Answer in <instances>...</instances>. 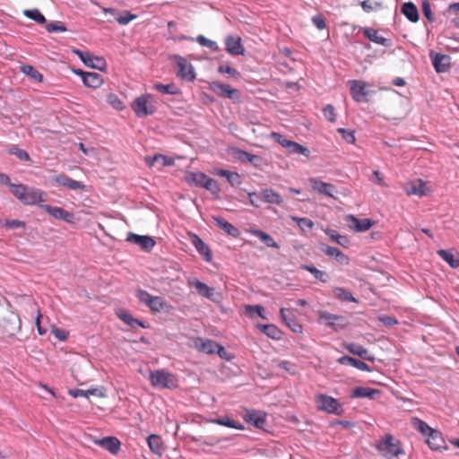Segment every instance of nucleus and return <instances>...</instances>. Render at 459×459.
I'll use <instances>...</instances> for the list:
<instances>
[{
	"instance_id": "nucleus-1",
	"label": "nucleus",
	"mask_w": 459,
	"mask_h": 459,
	"mask_svg": "<svg viewBox=\"0 0 459 459\" xmlns=\"http://www.w3.org/2000/svg\"><path fill=\"white\" fill-rule=\"evenodd\" d=\"M411 424L416 430L426 437V443L430 449L440 450L446 448V441L439 430L432 429L425 421L416 417L411 419Z\"/></svg>"
},
{
	"instance_id": "nucleus-2",
	"label": "nucleus",
	"mask_w": 459,
	"mask_h": 459,
	"mask_svg": "<svg viewBox=\"0 0 459 459\" xmlns=\"http://www.w3.org/2000/svg\"><path fill=\"white\" fill-rule=\"evenodd\" d=\"M11 193L23 204L32 205L43 202V192L23 184H10Z\"/></svg>"
},
{
	"instance_id": "nucleus-3",
	"label": "nucleus",
	"mask_w": 459,
	"mask_h": 459,
	"mask_svg": "<svg viewBox=\"0 0 459 459\" xmlns=\"http://www.w3.org/2000/svg\"><path fill=\"white\" fill-rule=\"evenodd\" d=\"M136 297L140 302L147 306L152 312H169L171 306L161 297L152 296L143 290H136Z\"/></svg>"
},
{
	"instance_id": "nucleus-4",
	"label": "nucleus",
	"mask_w": 459,
	"mask_h": 459,
	"mask_svg": "<svg viewBox=\"0 0 459 459\" xmlns=\"http://www.w3.org/2000/svg\"><path fill=\"white\" fill-rule=\"evenodd\" d=\"M153 97L151 94H143L137 97L131 104L132 109L138 117L152 115L156 111Z\"/></svg>"
},
{
	"instance_id": "nucleus-5",
	"label": "nucleus",
	"mask_w": 459,
	"mask_h": 459,
	"mask_svg": "<svg viewBox=\"0 0 459 459\" xmlns=\"http://www.w3.org/2000/svg\"><path fill=\"white\" fill-rule=\"evenodd\" d=\"M376 446L384 456L389 459L397 457L401 453L400 441L391 435H386Z\"/></svg>"
},
{
	"instance_id": "nucleus-6",
	"label": "nucleus",
	"mask_w": 459,
	"mask_h": 459,
	"mask_svg": "<svg viewBox=\"0 0 459 459\" xmlns=\"http://www.w3.org/2000/svg\"><path fill=\"white\" fill-rule=\"evenodd\" d=\"M150 381L155 387L175 388L177 387V379L175 376L165 370H154L150 373Z\"/></svg>"
},
{
	"instance_id": "nucleus-7",
	"label": "nucleus",
	"mask_w": 459,
	"mask_h": 459,
	"mask_svg": "<svg viewBox=\"0 0 459 459\" xmlns=\"http://www.w3.org/2000/svg\"><path fill=\"white\" fill-rule=\"evenodd\" d=\"M169 59L174 61L178 67V77L188 82H192L195 79L194 67L185 57H182L178 55H173L169 57Z\"/></svg>"
},
{
	"instance_id": "nucleus-8",
	"label": "nucleus",
	"mask_w": 459,
	"mask_h": 459,
	"mask_svg": "<svg viewBox=\"0 0 459 459\" xmlns=\"http://www.w3.org/2000/svg\"><path fill=\"white\" fill-rule=\"evenodd\" d=\"M317 322L325 326L339 331L347 325V320L342 316L333 315L327 311H318Z\"/></svg>"
},
{
	"instance_id": "nucleus-9",
	"label": "nucleus",
	"mask_w": 459,
	"mask_h": 459,
	"mask_svg": "<svg viewBox=\"0 0 459 459\" xmlns=\"http://www.w3.org/2000/svg\"><path fill=\"white\" fill-rule=\"evenodd\" d=\"M271 136L277 143H279L282 147H284L290 153L301 154V155H304L305 157H308L309 150L307 147H305L296 142L288 140L278 133L273 132V133H272Z\"/></svg>"
},
{
	"instance_id": "nucleus-10",
	"label": "nucleus",
	"mask_w": 459,
	"mask_h": 459,
	"mask_svg": "<svg viewBox=\"0 0 459 459\" xmlns=\"http://www.w3.org/2000/svg\"><path fill=\"white\" fill-rule=\"evenodd\" d=\"M22 322L17 314L8 311L0 320V326L3 331L12 336L21 329Z\"/></svg>"
},
{
	"instance_id": "nucleus-11",
	"label": "nucleus",
	"mask_w": 459,
	"mask_h": 459,
	"mask_svg": "<svg viewBox=\"0 0 459 459\" xmlns=\"http://www.w3.org/2000/svg\"><path fill=\"white\" fill-rule=\"evenodd\" d=\"M208 88L219 97L227 98L232 100H238L240 97L238 90L231 88L229 84H224L219 82H211Z\"/></svg>"
},
{
	"instance_id": "nucleus-12",
	"label": "nucleus",
	"mask_w": 459,
	"mask_h": 459,
	"mask_svg": "<svg viewBox=\"0 0 459 459\" xmlns=\"http://www.w3.org/2000/svg\"><path fill=\"white\" fill-rule=\"evenodd\" d=\"M75 53L87 66L98 70H103L106 67L107 64L103 57L96 56L89 52H82L81 50H75Z\"/></svg>"
},
{
	"instance_id": "nucleus-13",
	"label": "nucleus",
	"mask_w": 459,
	"mask_h": 459,
	"mask_svg": "<svg viewBox=\"0 0 459 459\" xmlns=\"http://www.w3.org/2000/svg\"><path fill=\"white\" fill-rule=\"evenodd\" d=\"M52 180L57 186L66 187L70 190H84L85 185L81 182L69 178L67 175L61 173L53 177Z\"/></svg>"
},
{
	"instance_id": "nucleus-14",
	"label": "nucleus",
	"mask_w": 459,
	"mask_h": 459,
	"mask_svg": "<svg viewBox=\"0 0 459 459\" xmlns=\"http://www.w3.org/2000/svg\"><path fill=\"white\" fill-rule=\"evenodd\" d=\"M126 241L139 246L143 251H151L155 246V241L152 237L142 236L134 233H128Z\"/></svg>"
},
{
	"instance_id": "nucleus-15",
	"label": "nucleus",
	"mask_w": 459,
	"mask_h": 459,
	"mask_svg": "<svg viewBox=\"0 0 459 459\" xmlns=\"http://www.w3.org/2000/svg\"><path fill=\"white\" fill-rule=\"evenodd\" d=\"M318 408L329 413L340 414L338 411L340 403L338 401L326 394H320L317 398Z\"/></svg>"
},
{
	"instance_id": "nucleus-16",
	"label": "nucleus",
	"mask_w": 459,
	"mask_h": 459,
	"mask_svg": "<svg viewBox=\"0 0 459 459\" xmlns=\"http://www.w3.org/2000/svg\"><path fill=\"white\" fill-rule=\"evenodd\" d=\"M407 195H414L419 197L427 195L429 193V188L421 179L408 182L405 186Z\"/></svg>"
},
{
	"instance_id": "nucleus-17",
	"label": "nucleus",
	"mask_w": 459,
	"mask_h": 459,
	"mask_svg": "<svg viewBox=\"0 0 459 459\" xmlns=\"http://www.w3.org/2000/svg\"><path fill=\"white\" fill-rule=\"evenodd\" d=\"M351 95L354 100L360 102L368 94L366 91V83L362 81H349Z\"/></svg>"
},
{
	"instance_id": "nucleus-18",
	"label": "nucleus",
	"mask_w": 459,
	"mask_h": 459,
	"mask_svg": "<svg viewBox=\"0 0 459 459\" xmlns=\"http://www.w3.org/2000/svg\"><path fill=\"white\" fill-rule=\"evenodd\" d=\"M347 225L358 232H364L368 230L373 226V221L369 219H358L353 215H349L346 218Z\"/></svg>"
},
{
	"instance_id": "nucleus-19",
	"label": "nucleus",
	"mask_w": 459,
	"mask_h": 459,
	"mask_svg": "<svg viewBox=\"0 0 459 459\" xmlns=\"http://www.w3.org/2000/svg\"><path fill=\"white\" fill-rule=\"evenodd\" d=\"M188 283L190 286L195 287L198 294L202 297H204L212 301L216 300V294L213 288L207 286L205 283L202 282L196 278L189 280Z\"/></svg>"
},
{
	"instance_id": "nucleus-20",
	"label": "nucleus",
	"mask_w": 459,
	"mask_h": 459,
	"mask_svg": "<svg viewBox=\"0 0 459 459\" xmlns=\"http://www.w3.org/2000/svg\"><path fill=\"white\" fill-rule=\"evenodd\" d=\"M44 210L50 215H52L56 219L63 220L66 222L72 223L74 222V213L61 208L51 206L46 204L43 206Z\"/></svg>"
},
{
	"instance_id": "nucleus-21",
	"label": "nucleus",
	"mask_w": 459,
	"mask_h": 459,
	"mask_svg": "<svg viewBox=\"0 0 459 459\" xmlns=\"http://www.w3.org/2000/svg\"><path fill=\"white\" fill-rule=\"evenodd\" d=\"M309 183L314 191L326 196L335 198L333 192L335 190V186L330 183H325L318 178H312L309 179Z\"/></svg>"
},
{
	"instance_id": "nucleus-22",
	"label": "nucleus",
	"mask_w": 459,
	"mask_h": 459,
	"mask_svg": "<svg viewBox=\"0 0 459 459\" xmlns=\"http://www.w3.org/2000/svg\"><path fill=\"white\" fill-rule=\"evenodd\" d=\"M94 443L108 451H109L111 454L116 455L120 450V442L119 440L115 437H103L101 439H96Z\"/></svg>"
},
{
	"instance_id": "nucleus-23",
	"label": "nucleus",
	"mask_w": 459,
	"mask_h": 459,
	"mask_svg": "<svg viewBox=\"0 0 459 459\" xmlns=\"http://www.w3.org/2000/svg\"><path fill=\"white\" fill-rule=\"evenodd\" d=\"M145 163L150 167H154L156 165H160V168L172 166L174 165V160L170 157L162 155V154H155L154 156H146Z\"/></svg>"
},
{
	"instance_id": "nucleus-24",
	"label": "nucleus",
	"mask_w": 459,
	"mask_h": 459,
	"mask_svg": "<svg viewBox=\"0 0 459 459\" xmlns=\"http://www.w3.org/2000/svg\"><path fill=\"white\" fill-rule=\"evenodd\" d=\"M225 44H226V50L230 54H231L233 56L243 55L244 48L241 44L240 38L229 36L225 39Z\"/></svg>"
},
{
	"instance_id": "nucleus-25",
	"label": "nucleus",
	"mask_w": 459,
	"mask_h": 459,
	"mask_svg": "<svg viewBox=\"0 0 459 459\" xmlns=\"http://www.w3.org/2000/svg\"><path fill=\"white\" fill-rule=\"evenodd\" d=\"M80 74L82 75V79L83 83L87 87L98 88L103 82L102 76L100 74H98V73L80 72Z\"/></svg>"
},
{
	"instance_id": "nucleus-26",
	"label": "nucleus",
	"mask_w": 459,
	"mask_h": 459,
	"mask_svg": "<svg viewBox=\"0 0 459 459\" xmlns=\"http://www.w3.org/2000/svg\"><path fill=\"white\" fill-rule=\"evenodd\" d=\"M321 250L328 256L334 257L341 264H348L349 257L337 247L324 246Z\"/></svg>"
},
{
	"instance_id": "nucleus-27",
	"label": "nucleus",
	"mask_w": 459,
	"mask_h": 459,
	"mask_svg": "<svg viewBox=\"0 0 459 459\" xmlns=\"http://www.w3.org/2000/svg\"><path fill=\"white\" fill-rule=\"evenodd\" d=\"M432 64L437 73H445L449 68L450 57L446 55L437 54L432 56Z\"/></svg>"
},
{
	"instance_id": "nucleus-28",
	"label": "nucleus",
	"mask_w": 459,
	"mask_h": 459,
	"mask_svg": "<svg viewBox=\"0 0 459 459\" xmlns=\"http://www.w3.org/2000/svg\"><path fill=\"white\" fill-rule=\"evenodd\" d=\"M119 319H121L124 323L131 326L132 328H134L135 326H141L143 328H147L148 325L143 322L138 320L137 318H134L129 312L126 310H119L117 313Z\"/></svg>"
},
{
	"instance_id": "nucleus-29",
	"label": "nucleus",
	"mask_w": 459,
	"mask_h": 459,
	"mask_svg": "<svg viewBox=\"0 0 459 459\" xmlns=\"http://www.w3.org/2000/svg\"><path fill=\"white\" fill-rule=\"evenodd\" d=\"M338 362L342 365H349L354 367L361 371H371V368L365 362L350 357V356H342L338 359Z\"/></svg>"
},
{
	"instance_id": "nucleus-30",
	"label": "nucleus",
	"mask_w": 459,
	"mask_h": 459,
	"mask_svg": "<svg viewBox=\"0 0 459 459\" xmlns=\"http://www.w3.org/2000/svg\"><path fill=\"white\" fill-rule=\"evenodd\" d=\"M261 200H264L265 203L272 204H281L283 200L282 197L274 190L271 188L263 189L260 192Z\"/></svg>"
},
{
	"instance_id": "nucleus-31",
	"label": "nucleus",
	"mask_w": 459,
	"mask_h": 459,
	"mask_svg": "<svg viewBox=\"0 0 459 459\" xmlns=\"http://www.w3.org/2000/svg\"><path fill=\"white\" fill-rule=\"evenodd\" d=\"M346 350L349 352H351L354 355H357L365 360H368V361L374 360V357L369 354L368 351L359 344L350 343L349 345L346 346Z\"/></svg>"
},
{
	"instance_id": "nucleus-32",
	"label": "nucleus",
	"mask_w": 459,
	"mask_h": 459,
	"mask_svg": "<svg viewBox=\"0 0 459 459\" xmlns=\"http://www.w3.org/2000/svg\"><path fill=\"white\" fill-rule=\"evenodd\" d=\"M219 343L212 340H204L198 338L195 341V346L198 348V350L207 354L215 353L216 350L219 348Z\"/></svg>"
},
{
	"instance_id": "nucleus-33",
	"label": "nucleus",
	"mask_w": 459,
	"mask_h": 459,
	"mask_svg": "<svg viewBox=\"0 0 459 459\" xmlns=\"http://www.w3.org/2000/svg\"><path fill=\"white\" fill-rule=\"evenodd\" d=\"M437 254L446 261L452 268H459V255L454 254L452 251L439 249Z\"/></svg>"
},
{
	"instance_id": "nucleus-34",
	"label": "nucleus",
	"mask_w": 459,
	"mask_h": 459,
	"mask_svg": "<svg viewBox=\"0 0 459 459\" xmlns=\"http://www.w3.org/2000/svg\"><path fill=\"white\" fill-rule=\"evenodd\" d=\"M193 243L198 253L203 255L204 259L207 262H210L212 258V254L210 247L197 236H195Z\"/></svg>"
},
{
	"instance_id": "nucleus-35",
	"label": "nucleus",
	"mask_w": 459,
	"mask_h": 459,
	"mask_svg": "<svg viewBox=\"0 0 459 459\" xmlns=\"http://www.w3.org/2000/svg\"><path fill=\"white\" fill-rule=\"evenodd\" d=\"M213 221L216 225L223 230L228 235L232 237H238L239 235V230L233 226L231 223L228 222L221 217H213Z\"/></svg>"
},
{
	"instance_id": "nucleus-36",
	"label": "nucleus",
	"mask_w": 459,
	"mask_h": 459,
	"mask_svg": "<svg viewBox=\"0 0 459 459\" xmlns=\"http://www.w3.org/2000/svg\"><path fill=\"white\" fill-rule=\"evenodd\" d=\"M147 443H148L150 449L153 453H155L157 455H161L163 453L164 446H163V442L160 436L154 435V434L149 436V437L147 439Z\"/></svg>"
},
{
	"instance_id": "nucleus-37",
	"label": "nucleus",
	"mask_w": 459,
	"mask_h": 459,
	"mask_svg": "<svg viewBox=\"0 0 459 459\" xmlns=\"http://www.w3.org/2000/svg\"><path fill=\"white\" fill-rule=\"evenodd\" d=\"M379 391L377 389L369 388V387H363L359 386L356 387L352 392V397L357 398H364L368 397L370 399H374L376 394H379Z\"/></svg>"
},
{
	"instance_id": "nucleus-38",
	"label": "nucleus",
	"mask_w": 459,
	"mask_h": 459,
	"mask_svg": "<svg viewBox=\"0 0 459 459\" xmlns=\"http://www.w3.org/2000/svg\"><path fill=\"white\" fill-rule=\"evenodd\" d=\"M257 327L260 329L261 332H263L268 337L274 339V340L281 339V332L274 325H258Z\"/></svg>"
},
{
	"instance_id": "nucleus-39",
	"label": "nucleus",
	"mask_w": 459,
	"mask_h": 459,
	"mask_svg": "<svg viewBox=\"0 0 459 459\" xmlns=\"http://www.w3.org/2000/svg\"><path fill=\"white\" fill-rule=\"evenodd\" d=\"M238 160L243 161V162H249L255 166L258 165V163L261 161V157L258 155L251 154L247 152L238 150L237 151V157Z\"/></svg>"
},
{
	"instance_id": "nucleus-40",
	"label": "nucleus",
	"mask_w": 459,
	"mask_h": 459,
	"mask_svg": "<svg viewBox=\"0 0 459 459\" xmlns=\"http://www.w3.org/2000/svg\"><path fill=\"white\" fill-rule=\"evenodd\" d=\"M333 293L335 298L342 301L347 302H358V300L352 296V294L342 287H335L333 289Z\"/></svg>"
},
{
	"instance_id": "nucleus-41",
	"label": "nucleus",
	"mask_w": 459,
	"mask_h": 459,
	"mask_svg": "<svg viewBox=\"0 0 459 459\" xmlns=\"http://www.w3.org/2000/svg\"><path fill=\"white\" fill-rule=\"evenodd\" d=\"M403 15L411 22H416L419 20V12L412 3H403Z\"/></svg>"
},
{
	"instance_id": "nucleus-42",
	"label": "nucleus",
	"mask_w": 459,
	"mask_h": 459,
	"mask_svg": "<svg viewBox=\"0 0 459 459\" xmlns=\"http://www.w3.org/2000/svg\"><path fill=\"white\" fill-rule=\"evenodd\" d=\"M300 269L311 273L316 279L319 280L322 282H326L328 280V275L325 272L320 271L313 265L301 264Z\"/></svg>"
},
{
	"instance_id": "nucleus-43",
	"label": "nucleus",
	"mask_w": 459,
	"mask_h": 459,
	"mask_svg": "<svg viewBox=\"0 0 459 459\" xmlns=\"http://www.w3.org/2000/svg\"><path fill=\"white\" fill-rule=\"evenodd\" d=\"M363 34L367 39H368L369 40H371L375 43L385 45L386 39L384 37L380 36L378 34L377 30L372 29V28L364 29Z\"/></svg>"
},
{
	"instance_id": "nucleus-44",
	"label": "nucleus",
	"mask_w": 459,
	"mask_h": 459,
	"mask_svg": "<svg viewBox=\"0 0 459 459\" xmlns=\"http://www.w3.org/2000/svg\"><path fill=\"white\" fill-rule=\"evenodd\" d=\"M154 89L162 94H171L176 95L179 92L178 88L174 83L163 84V83H155Z\"/></svg>"
},
{
	"instance_id": "nucleus-45",
	"label": "nucleus",
	"mask_w": 459,
	"mask_h": 459,
	"mask_svg": "<svg viewBox=\"0 0 459 459\" xmlns=\"http://www.w3.org/2000/svg\"><path fill=\"white\" fill-rule=\"evenodd\" d=\"M212 422L221 425V426L236 429H243L242 425L239 422L230 419L228 416L214 419V420H212Z\"/></svg>"
},
{
	"instance_id": "nucleus-46",
	"label": "nucleus",
	"mask_w": 459,
	"mask_h": 459,
	"mask_svg": "<svg viewBox=\"0 0 459 459\" xmlns=\"http://www.w3.org/2000/svg\"><path fill=\"white\" fill-rule=\"evenodd\" d=\"M22 72L26 74L28 77L37 81L42 82L43 76L42 74L32 65H24L22 66Z\"/></svg>"
},
{
	"instance_id": "nucleus-47",
	"label": "nucleus",
	"mask_w": 459,
	"mask_h": 459,
	"mask_svg": "<svg viewBox=\"0 0 459 459\" xmlns=\"http://www.w3.org/2000/svg\"><path fill=\"white\" fill-rule=\"evenodd\" d=\"M290 218L297 223L302 231L312 230L314 227V222L307 218H300L294 215L290 216Z\"/></svg>"
},
{
	"instance_id": "nucleus-48",
	"label": "nucleus",
	"mask_w": 459,
	"mask_h": 459,
	"mask_svg": "<svg viewBox=\"0 0 459 459\" xmlns=\"http://www.w3.org/2000/svg\"><path fill=\"white\" fill-rule=\"evenodd\" d=\"M254 234L267 247L278 248V244L273 240V238L267 233L262 230H255Z\"/></svg>"
},
{
	"instance_id": "nucleus-49",
	"label": "nucleus",
	"mask_w": 459,
	"mask_h": 459,
	"mask_svg": "<svg viewBox=\"0 0 459 459\" xmlns=\"http://www.w3.org/2000/svg\"><path fill=\"white\" fill-rule=\"evenodd\" d=\"M23 14L26 17L34 20L38 23L43 24L46 22V18L38 9L25 10Z\"/></svg>"
},
{
	"instance_id": "nucleus-50",
	"label": "nucleus",
	"mask_w": 459,
	"mask_h": 459,
	"mask_svg": "<svg viewBox=\"0 0 459 459\" xmlns=\"http://www.w3.org/2000/svg\"><path fill=\"white\" fill-rule=\"evenodd\" d=\"M325 233L333 241H335L336 243L342 247H346V245L348 244L347 238L345 236L340 235L335 230H325Z\"/></svg>"
},
{
	"instance_id": "nucleus-51",
	"label": "nucleus",
	"mask_w": 459,
	"mask_h": 459,
	"mask_svg": "<svg viewBox=\"0 0 459 459\" xmlns=\"http://www.w3.org/2000/svg\"><path fill=\"white\" fill-rule=\"evenodd\" d=\"M209 178L204 173L195 172L191 173L189 180L195 183L197 186L204 187L205 181Z\"/></svg>"
},
{
	"instance_id": "nucleus-52",
	"label": "nucleus",
	"mask_w": 459,
	"mask_h": 459,
	"mask_svg": "<svg viewBox=\"0 0 459 459\" xmlns=\"http://www.w3.org/2000/svg\"><path fill=\"white\" fill-rule=\"evenodd\" d=\"M360 5L366 13H369L380 9L382 3L373 0H364L361 2Z\"/></svg>"
},
{
	"instance_id": "nucleus-53",
	"label": "nucleus",
	"mask_w": 459,
	"mask_h": 459,
	"mask_svg": "<svg viewBox=\"0 0 459 459\" xmlns=\"http://www.w3.org/2000/svg\"><path fill=\"white\" fill-rule=\"evenodd\" d=\"M107 101L109 105H111L114 108L117 110H122L124 108V104L120 100V99L114 93H110L107 96Z\"/></svg>"
},
{
	"instance_id": "nucleus-54",
	"label": "nucleus",
	"mask_w": 459,
	"mask_h": 459,
	"mask_svg": "<svg viewBox=\"0 0 459 459\" xmlns=\"http://www.w3.org/2000/svg\"><path fill=\"white\" fill-rule=\"evenodd\" d=\"M218 72L221 74H228L235 79L240 78V73L238 70L226 65H219Z\"/></svg>"
},
{
	"instance_id": "nucleus-55",
	"label": "nucleus",
	"mask_w": 459,
	"mask_h": 459,
	"mask_svg": "<svg viewBox=\"0 0 459 459\" xmlns=\"http://www.w3.org/2000/svg\"><path fill=\"white\" fill-rule=\"evenodd\" d=\"M196 41L203 47H206L212 50H217L218 49V45L215 41H212L211 39H206L204 36L203 35H199L197 38H196Z\"/></svg>"
},
{
	"instance_id": "nucleus-56",
	"label": "nucleus",
	"mask_w": 459,
	"mask_h": 459,
	"mask_svg": "<svg viewBox=\"0 0 459 459\" xmlns=\"http://www.w3.org/2000/svg\"><path fill=\"white\" fill-rule=\"evenodd\" d=\"M249 420L253 422V424L259 429H263L265 423V418L263 415H260L256 412H252L249 414Z\"/></svg>"
},
{
	"instance_id": "nucleus-57",
	"label": "nucleus",
	"mask_w": 459,
	"mask_h": 459,
	"mask_svg": "<svg viewBox=\"0 0 459 459\" xmlns=\"http://www.w3.org/2000/svg\"><path fill=\"white\" fill-rule=\"evenodd\" d=\"M9 153L15 155L21 160L28 161L30 160L29 153L25 150L15 146L10 149Z\"/></svg>"
},
{
	"instance_id": "nucleus-58",
	"label": "nucleus",
	"mask_w": 459,
	"mask_h": 459,
	"mask_svg": "<svg viewBox=\"0 0 459 459\" xmlns=\"http://www.w3.org/2000/svg\"><path fill=\"white\" fill-rule=\"evenodd\" d=\"M46 30L50 33L51 32H64V31L67 30L65 26L61 22L48 23L46 26Z\"/></svg>"
},
{
	"instance_id": "nucleus-59",
	"label": "nucleus",
	"mask_w": 459,
	"mask_h": 459,
	"mask_svg": "<svg viewBox=\"0 0 459 459\" xmlns=\"http://www.w3.org/2000/svg\"><path fill=\"white\" fill-rule=\"evenodd\" d=\"M323 113H324V116L325 117L330 121V122H335L336 120V114H335V109L333 108V105L331 104H327L324 108H323Z\"/></svg>"
},
{
	"instance_id": "nucleus-60",
	"label": "nucleus",
	"mask_w": 459,
	"mask_h": 459,
	"mask_svg": "<svg viewBox=\"0 0 459 459\" xmlns=\"http://www.w3.org/2000/svg\"><path fill=\"white\" fill-rule=\"evenodd\" d=\"M245 309H246V312L248 313L249 315H252L253 313H255L261 318L265 319V317H264V316L263 314L264 311V308L262 306H260V305H255V306L247 305L245 307Z\"/></svg>"
},
{
	"instance_id": "nucleus-61",
	"label": "nucleus",
	"mask_w": 459,
	"mask_h": 459,
	"mask_svg": "<svg viewBox=\"0 0 459 459\" xmlns=\"http://www.w3.org/2000/svg\"><path fill=\"white\" fill-rule=\"evenodd\" d=\"M204 187L210 191L212 194H218L221 191L218 182L211 178L205 181Z\"/></svg>"
},
{
	"instance_id": "nucleus-62",
	"label": "nucleus",
	"mask_w": 459,
	"mask_h": 459,
	"mask_svg": "<svg viewBox=\"0 0 459 459\" xmlns=\"http://www.w3.org/2000/svg\"><path fill=\"white\" fill-rule=\"evenodd\" d=\"M280 316H281L282 322H284L286 325L296 318L292 310H290L289 308H284V307H281L280 309Z\"/></svg>"
},
{
	"instance_id": "nucleus-63",
	"label": "nucleus",
	"mask_w": 459,
	"mask_h": 459,
	"mask_svg": "<svg viewBox=\"0 0 459 459\" xmlns=\"http://www.w3.org/2000/svg\"><path fill=\"white\" fill-rule=\"evenodd\" d=\"M337 132L342 134V138L349 143H355V136L354 132L346 130L344 128H338Z\"/></svg>"
},
{
	"instance_id": "nucleus-64",
	"label": "nucleus",
	"mask_w": 459,
	"mask_h": 459,
	"mask_svg": "<svg viewBox=\"0 0 459 459\" xmlns=\"http://www.w3.org/2000/svg\"><path fill=\"white\" fill-rule=\"evenodd\" d=\"M52 333L57 338L59 341H65L68 338L69 333L64 329L54 327L52 329Z\"/></svg>"
}]
</instances>
